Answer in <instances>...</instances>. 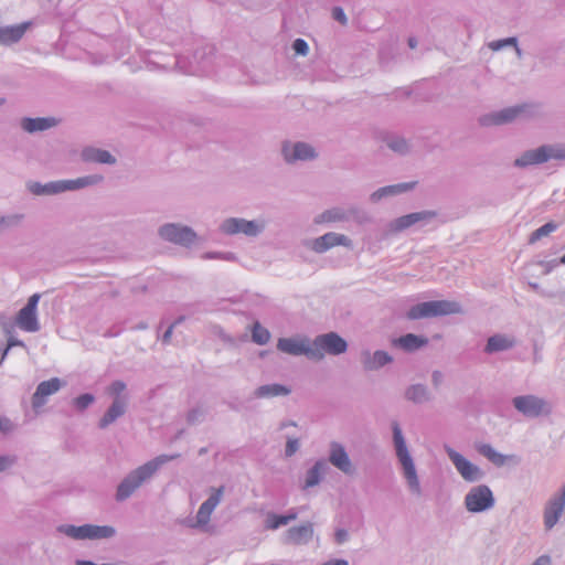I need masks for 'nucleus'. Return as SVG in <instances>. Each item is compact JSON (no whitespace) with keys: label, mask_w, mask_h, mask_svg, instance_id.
I'll use <instances>...</instances> for the list:
<instances>
[{"label":"nucleus","mask_w":565,"mask_h":565,"mask_svg":"<svg viewBox=\"0 0 565 565\" xmlns=\"http://www.w3.org/2000/svg\"><path fill=\"white\" fill-rule=\"evenodd\" d=\"M172 458L173 457L169 456H159L137 468L118 486L116 493L117 500L122 501L127 499L145 480L150 478L162 463L171 460Z\"/></svg>","instance_id":"obj_1"},{"label":"nucleus","mask_w":565,"mask_h":565,"mask_svg":"<svg viewBox=\"0 0 565 565\" xmlns=\"http://www.w3.org/2000/svg\"><path fill=\"white\" fill-rule=\"evenodd\" d=\"M460 312V306L455 301L435 300L418 303L409 309L407 317L412 320L447 316Z\"/></svg>","instance_id":"obj_2"},{"label":"nucleus","mask_w":565,"mask_h":565,"mask_svg":"<svg viewBox=\"0 0 565 565\" xmlns=\"http://www.w3.org/2000/svg\"><path fill=\"white\" fill-rule=\"evenodd\" d=\"M393 434H394V444H395V448H396V454H397V457L403 466L404 476L407 479L409 487L414 491L418 492L419 491V482H418V478L416 475V469H415L414 462L412 460V457L408 454L404 437L402 435V430L397 423L393 424Z\"/></svg>","instance_id":"obj_3"},{"label":"nucleus","mask_w":565,"mask_h":565,"mask_svg":"<svg viewBox=\"0 0 565 565\" xmlns=\"http://www.w3.org/2000/svg\"><path fill=\"white\" fill-rule=\"evenodd\" d=\"M102 180V177L99 175H89L84 178H78L76 180H70V181H60V182H51L47 184H40L38 182L31 183L29 185L30 191L33 194L41 195V194H54L64 192L67 190H77L90 184H95Z\"/></svg>","instance_id":"obj_4"},{"label":"nucleus","mask_w":565,"mask_h":565,"mask_svg":"<svg viewBox=\"0 0 565 565\" xmlns=\"http://www.w3.org/2000/svg\"><path fill=\"white\" fill-rule=\"evenodd\" d=\"M565 150L551 147V146H542L534 150H529L524 152L520 158L515 160V166L518 167H526L531 164H540L546 162L550 159H564Z\"/></svg>","instance_id":"obj_5"},{"label":"nucleus","mask_w":565,"mask_h":565,"mask_svg":"<svg viewBox=\"0 0 565 565\" xmlns=\"http://www.w3.org/2000/svg\"><path fill=\"white\" fill-rule=\"evenodd\" d=\"M64 533L75 540H97L111 537L115 534V530L107 525H90L85 524L82 526H66Z\"/></svg>","instance_id":"obj_6"},{"label":"nucleus","mask_w":565,"mask_h":565,"mask_svg":"<svg viewBox=\"0 0 565 565\" xmlns=\"http://www.w3.org/2000/svg\"><path fill=\"white\" fill-rule=\"evenodd\" d=\"M39 300V294L32 295L29 298L28 303L18 312L15 322L21 330L26 332L39 331L40 323L36 316Z\"/></svg>","instance_id":"obj_7"},{"label":"nucleus","mask_w":565,"mask_h":565,"mask_svg":"<svg viewBox=\"0 0 565 565\" xmlns=\"http://www.w3.org/2000/svg\"><path fill=\"white\" fill-rule=\"evenodd\" d=\"M465 504L470 512H481L493 507L494 499L487 486L472 488L466 495Z\"/></svg>","instance_id":"obj_8"},{"label":"nucleus","mask_w":565,"mask_h":565,"mask_svg":"<svg viewBox=\"0 0 565 565\" xmlns=\"http://www.w3.org/2000/svg\"><path fill=\"white\" fill-rule=\"evenodd\" d=\"M316 353H320L321 358L324 353L338 355L347 351L348 344L344 339L334 332L321 334L312 342Z\"/></svg>","instance_id":"obj_9"},{"label":"nucleus","mask_w":565,"mask_h":565,"mask_svg":"<svg viewBox=\"0 0 565 565\" xmlns=\"http://www.w3.org/2000/svg\"><path fill=\"white\" fill-rule=\"evenodd\" d=\"M514 407L527 417H537L550 412L547 403L536 396H518L513 399Z\"/></svg>","instance_id":"obj_10"},{"label":"nucleus","mask_w":565,"mask_h":565,"mask_svg":"<svg viewBox=\"0 0 565 565\" xmlns=\"http://www.w3.org/2000/svg\"><path fill=\"white\" fill-rule=\"evenodd\" d=\"M277 349L290 355L305 354L312 359H321V354L316 353L312 344L306 340L281 338L277 342Z\"/></svg>","instance_id":"obj_11"},{"label":"nucleus","mask_w":565,"mask_h":565,"mask_svg":"<svg viewBox=\"0 0 565 565\" xmlns=\"http://www.w3.org/2000/svg\"><path fill=\"white\" fill-rule=\"evenodd\" d=\"M159 234L169 242L182 245L191 244L195 239V233L191 228L175 224L162 226Z\"/></svg>","instance_id":"obj_12"},{"label":"nucleus","mask_w":565,"mask_h":565,"mask_svg":"<svg viewBox=\"0 0 565 565\" xmlns=\"http://www.w3.org/2000/svg\"><path fill=\"white\" fill-rule=\"evenodd\" d=\"M447 452L455 467L461 475V477L467 481H476L480 478L481 472L479 468L463 458L460 454L455 451L451 448H447Z\"/></svg>","instance_id":"obj_13"},{"label":"nucleus","mask_w":565,"mask_h":565,"mask_svg":"<svg viewBox=\"0 0 565 565\" xmlns=\"http://www.w3.org/2000/svg\"><path fill=\"white\" fill-rule=\"evenodd\" d=\"M343 245L347 247L351 246V241L342 234H337L333 232L327 233L311 242V249L316 253H323L331 247Z\"/></svg>","instance_id":"obj_14"},{"label":"nucleus","mask_w":565,"mask_h":565,"mask_svg":"<svg viewBox=\"0 0 565 565\" xmlns=\"http://www.w3.org/2000/svg\"><path fill=\"white\" fill-rule=\"evenodd\" d=\"M221 228L226 234L244 233L254 236L260 232L262 226L253 221L228 218L222 224Z\"/></svg>","instance_id":"obj_15"},{"label":"nucleus","mask_w":565,"mask_h":565,"mask_svg":"<svg viewBox=\"0 0 565 565\" xmlns=\"http://www.w3.org/2000/svg\"><path fill=\"white\" fill-rule=\"evenodd\" d=\"M61 386L62 382L57 377L41 382L32 396L33 408L38 409L42 407L46 402V397L56 393Z\"/></svg>","instance_id":"obj_16"},{"label":"nucleus","mask_w":565,"mask_h":565,"mask_svg":"<svg viewBox=\"0 0 565 565\" xmlns=\"http://www.w3.org/2000/svg\"><path fill=\"white\" fill-rule=\"evenodd\" d=\"M565 505V487L562 492L552 499L545 509L544 523L546 529H552L558 521Z\"/></svg>","instance_id":"obj_17"},{"label":"nucleus","mask_w":565,"mask_h":565,"mask_svg":"<svg viewBox=\"0 0 565 565\" xmlns=\"http://www.w3.org/2000/svg\"><path fill=\"white\" fill-rule=\"evenodd\" d=\"M222 495L223 487L214 490L210 498L202 503L196 514V521L199 524L204 525L210 521L211 514L220 503Z\"/></svg>","instance_id":"obj_18"},{"label":"nucleus","mask_w":565,"mask_h":565,"mask_svg":"<svg viewBox=\"0 0 565 565\" xmlns=\"http://www.w3.org/2000/svg\"><path fill=\"white\" fill-rule=\"evenodd\" d=\"M222 495L223 487L214 490L210 498L202 503L196 514V521L199 524L204 525L210 521L211 514L220 503Z\"/></svg>","instance_id":"obj_19"},{"label":"nucleus","mask_w":565,"mask_h":565,"mask_svg":"<svg viewBox=\"0 0 565 565\" xmlns=\"http://www.w3.org/2000/svg\"><path fill=\"white\" fill-rule=\"evenodd\" d=\"M329 460L334 467H337L344 473L353 472V467L348 454L345 452L344 448L337 443H333L331 445Z\"/></svg>","instance_id":"obj_20"},{"label":"nucleus","mask_w":565,"mask_h":565,"mask_svg":"<svg viewBox=\"0 0 565 565\" xmlns=\"http://www.w3.org/2000/svg\"><path fill=\"white\" fill-rule=\"evenodd\" d=\"M284 157L287 161L306 160L315 157V150L307 143H296L292 147L288 145L282 148Z\"/></svg>","instance_id":"obj_21"},{"label":"nucleus","mask_w":565,"mask_h":565,"mask_svg":"<svg viewBox=\"0 0 565 565\" xmlns=\"http://www.w3.org/2000/svg\"><path fill=\"white\" fill-rule=\"evenodd\" d=\"M523 110V107H511L503 109L490 116L481 118V124L487 125H502L512 121Z\"/></svg>","instance_id":"obj_22"},{"label":"nucleus","mask_w":565,"mask_h":565,"mask_svg":"<svg viewBox=\"0 0 565 565\" xmlns=\"http://www.w3.org/2000/svg\"><path fill=\"white\" fill-rule=\"evenodd\" d=\"M58 124V120L53 117L46 118H24L21 122L22 128L28 132H35L46 130Z\"/></svg>","instance_id":"obj_23"},{"label":"nucleus","mask_w":565,"mask_h":565,"mask_svg":"<svg viewBox=\"0 0 565 565\" xmlns=\"http://www.w3.org/2000/svg\"><path fill=\"white\" fill-rule=\"evenodd\" d=\"M28 26V23H22L18 25L0 28V44H11L18 42L25 33Z\"/></svg>","instance_id":"obj_24"},{"label":"nucleus","mask_w":565,"mask_h":565,"mask_svg":"<svg viewBox=\"0 0 565 565\" xmlns=\"http://www.w3.org/2000/svg\"><path fill=\"white\" fill-rule=\"evenodd\" d=\"M313 535V527L311 523L294 526L288 530L287 537L291 543L303 544L307 543Z\"/></svg>","instance_id":"obj_25"},{"label":"nucleus","mask_w":565,"mask_h":565,"mask_svg":"<svg viewBox=\"0 0 565 565\" xmlns=\"http://www.w3.org/2000/svg\"><path fill=\"white\" fill-rule=\"evenodd\" d=\"M431 216H434V213H431V212H417V213L407 214V215H404V216L397 218L393 224V228L395 231H402L422 220L429 218Z\"/></svg>","instance_id":"obj_26"},{"label":"nucleus","mask_w":565,"mask_h":565,"mask_svg":"<svg viewBox=\"0 0 565 565\" xmlns=\"http://www.w3.org/2000/svg\"><path fill=\"white\" fill-rule=\"evenodd\" d=\"M513 345H514L513 339L505 337V335L495 334V335L489 338L488 343L486 345V352L493 353V352H498V351H503V350H508V349L512 348Z\"/></svg>","instance_id":"obj_27"},{"label":"nucleus","mask_w":565,"mask_h":565,"mask_svg":"<svg viewBox=\"0 0 565 565\" xmlns=\"http://www.w3.org/2000/svg\"><path fill=\"white\" fill-rule=\"evenodd\" d=\"M427 342L428 340L425 338L415 335L413 333H408L395 340L394 344L401 347L406 351H414L416 349H419L420 347H424L425 344H427Z\"/></svg>","instance_id":"obj_28"},{"label":"nucleus","mask_w":565,"mask_h":565,"mask_svg":"<svg viewBox=\"0 0 565 565\" xmlns=\"http://www.w3.org/2000/svg\"><path fill=\"white\" fill-rule=\"evenodd\" d=\"M125 413V403L120 398H116L107 413L103 416L99 422L100 428H106L113 422L116 420L119 416Z\"/></svg>","instance_id":"obj_29"},{"label":"nucleus","mask_w":565,"mask_h":565,"mask_svg":"<svg viewBox=\"0 0 565 565\" xmlns=\"http://www.w3.org/2000/svg\"><path fill=\"white\" fill-rule=\"evenodd\" d=\"M362 358L366 369H376L391 361V356L384 351H376L373 355L370 352H364Z\"/></svg>","instance_id":"obj_30"},{"label":"nucleus","mask_w":565,"mask_h":565,"mask_svg":"<svg viewBox=\"0 0 565 565\" xmlns=\"http://www.w3.org/2000/svg\"><path fill=\"white\" fill-rule=\"evenodd\" d=\"M83 159L86 161H94L99 163H114V157L106 150L88 148L82 153Z\"/></svg>","instance_id":"obj_31"},{"label":"nucleus","mask_w":565,"mask_h":565,"mask_svg":"<svg viewBox=\"0 0 565 565\" xmlns=\"http://www.w3.org/2000/svg\"><path fill=\"white\" fill-rule=\"evenodd\" d=\"M289 388L279 385V384H271V385H264L256 390V396L258 397H269V396H278V395H287L289 394Z\"/></svg>","instance_id":"obj_32"},{"label":"nucleus","mask_w":565,"mask_h":565,"mask_svg":"<svg viewBox=\"0 0 565 565\" xmlns=\"http://www.w3.org/2000/svg\"><path fill=\"white\" fill-rule=\"evenodd\" d=\"M297 519V513H289L287 515L269 514L266 520V527L269 530H276L281 525L288 524L290 521Z\"/></svg>","instance_id":"obj_33"},{"label":"nucleus","mask_w":565,"mask_h":565,"mask_svg":"<svg viewBox=\"0 0 565 565\" xmlns=\"http://www.w3.org/2000/svg\"><path fill=\"white\" fill-rule=\"evenodd\" d=\"M252 338H253V341L256 342L257 344H266L269 339H270V333L269 331L264 328L260 323L256 322L253 327V330H252Z\"/></svg>","instance_id":"obj_34"},{"label":"nucleus","mask_w":565,"mask_h":565,"mask_svg":"<svg viewBox=\"0 0 565 565\" xmlns=\"http://www.w3.org/2000/svg\"><path fill=\"white\" fill-rule=\"evenodd\" d=\"M556 228H557V225L555 223L548 222V223L544 224L543 226L539 227L537 230H535L531 234L529 242L531 244H534L535 242L541 239L543 236H547L548 234L554 232Z\"/></svg>","instance_id":"obj_35"},{"label":"nucleus","mask_w":565,"mask_h":565,"mask_svg":"<svg viewBox=\"0 0 565 565\" xmlns=\"http://www.w3.org/2000/svg\"><path fill=\"white\" fill-rule=\"evenodd\" d=\"M411 188L409 184H397V185H391V186H385V188H382L381 190L374 192L372 194V199L373 200H380L382 196L386 195V194H394V193H398V192H403V191H406Z\"/></svg>","instance_id":"obj_36"},{"label":"nucleus","mask_w":565,"mask_h":565,"mask_svg":"<svg viewBox=\"0 0 565 565\" xmlns=\"http://www.w3.org/2000/svg\"><path fill=\"white\" fill-rule=\"evenodd\" d=\"M324 467L323 462H317L307 475L306 488L313 487L319 483L321 471Z\"/></svg>","instance_id":"obj_37"},{"label":"nucleus","mask_w":565,"mask_h":565,"mask_svg":"<svg viewBox=\"0 0 565 565\" xmlns=\"http://www.w3.org/2000/svg\"><path fill=\"white\" fill-rule=\"evenodd\" d=\"M406 396L413 402H423L427 398V391L423 385H414L407 390Z\"/></svg>","instance_id":"obj_38"},{"label":"nucleus","mask_w":565,"mask_h":565,"mask_svg":"<svg viewBox=\"0 0 565 565\" xmlns=\"http://www.w3.org/2000/svg\"><path fill=\"white\" fill-rule=\"evenodd\" d=\"M479 451L495 465H502L504 462L503 456L498 454L490 445H482Z\"/></svg>","instance_id":"obj_39"},{"label":"nucleus","mask_w":565,"mask_h":565,"mask_svg":"<svg viewBox=\"0 0 565 565\" xmlns=\"http://www.w3.org/2000/svg\"><path fill=\"white\" fill-rule=\"evenodd\" d=\"M94 402V396L90 394H83L75 398L74 404L79 411L85 409Z\"/></svg>","instance_id":"obj_40"},{"label":"nucleus","mask_w":565,"mask_h":565,"mask_svg":"<svg viewBox=\"0 0 565 565\" xmlns=\"http://www.w3.org/2000/svg\"><path fill=\"white\" fill-rule=\"evenodd\" d=\"M508 44L515 45L516 44L515 38H509V39L501 40V41H493V42H491L489 44V46H490L491 50L498 51V50H500L501 47H503L504 45H508Z\"/></svg>","instance_id":"obj_41"},{"label":"nucleus","mask_w":565,"mask_h":565,"mask_svg":"<svg viewBox=\"0 0 565 565\" xmlns=\"http://www.w3.org/2000/svg\"><path fill=\"white\" fill-rule=\"evenodd\" d=\"M126 390V384L121 381H116L114 382L108 391L111 395L116 396L117 398L119 397V395Z\"/></svg>","instance_id":"obj_42"},{"label":"nucleus","mask_w":565,"mask_h":565,"mask_svg":"<svg viewBox=\"0 0 565 565\" xmlns=\"http://www.w3.org/2000/svg\"><path fill=\"white\" fill-rule=\"evenodd\" d=\"M295 52L297 54H300V55H306L308 53V44L305 40L302 39H297L295 42H294V45H292Z\"/></svg>","instance_id":"obj_43"},{"label":"nucleus","mask_w":565,"mask_h":565,"mask_svg":"<svg viewBox=\"0 0 565 565\" xmlns=\"http://www.w3.org/2000/svg\"><path fill=\"white\" fill-rule=\"evenodd\" d=\"M298 450V440L289 439L286 445V455L292 456Z\"/></svg>","instance_id":"obj_44"},{"label":"nucleus","mask_w":565,"mask_h":565,"mask_svg":"<svg viewBox=\"0 0 565 565\" xmlns=\"http://www.w3.org/2000/svg\"><path fill=\"white\" fill-rule=\"evenodd\" d=\"M333 18L342 24L347 23V17L341 8H334L332 11Z\"/></svg>","instance_id":"obj_45"},{"label":"nucleus","mask_w":565,"mask_h":565,"mask_svg":"<svg viewBox=\"0 0 565 565\" xmlns=\"http://www.w3.org/2000/svg\"><path fill=\"white\" fill-rule=\"evenodd\" d=\"M13 462H14L13 457H6V456L0 457V471H3L7 468H9Z\"/></svg>","instance_id":"obj_46"},{"label":"nucleus","mask_w":565,"mask_h":565,"mask_svg":"<svg viewBox=\"0 0 565 565\" xmlns=\"http://www.w3.org/2000/svg\"><path fill=\"white\" fill-rule=\"evenodd\" d=\"M390 147L394 151H403L404 149H406V142L404 140H399V141L390 143Z\"/></svg>","instance_id":"obj_47"},{"label":"nucleus","mask_w":565,"mask_h":565,"mask_svg":"<svg viewBox=\"0 0 565 565\" xmlns=\"http://www.w3.org/2000/svg\"><path fill=\"white\" fill-rule=\"evenodd\" d=\"M11 428L9 419L0 417V431H8Z\"/></svg>","instance_id":"obj_48"},{"label":"nucleus","mask_w":565,"mask_h":565,"mask_svg":"<svg viewBox=\"0 0 565 565\" xmlns=\"http://www.w3.org/2000/svg\"><path fill=\"white\" fill-rule=\"evenodd\" d=\"M533 565H551V559L548 556H541Z\"/></svg>","instance_id":"obj_49"},{"label":"nucleus","mask_w":565,"mask_h":565,"mask_svg":"<svg viewBox=\"0 0 565 565\" xmlns=\"http://www.w3.org/2000/svg\"><path fill=\"white\" fill-rule=\"evenodd\" d=\"M335 537H337L338 543H342V542H344V540L347 537V532L344 530H339L335 533Z\"/></svg>","instance_id":"obj_50"},{"label":"nucleus","mask_w":565,"mask_h":565,"mask_svg":"<svg viewBox=\"0 0 565 565\" xmlns=\"http://www.w3.org/2000/svg\"><path fill=\"white\" fill-rule=\"evenodd\" d=\"M23 343L21 341H17L14 339H10L9 342H8V347L4 351V355L7 354L8 350L11 348V347H14V345H22Z\"/></svg>","instance_id":"obj_51"},{"label":"nucleus","mask_w":565,"mask_h":565,"mask_svg":"<svg viewBox=\"0 0 565 565\" xmlns=\"http://www.w3.org/2000/svg\"><path fill=\"white\" fill-rule=\"evenodd\" d=\"M322 565H348V562L344 559H334V561L327 562Z\"/></svg>","instance_id":"obj_52"},{"label":"nucleus","mask_w":565,"mask_h":565,"mask_svg":"<svg viewBox=\"0 0 565 565\" xmlns=\"http://www.w3.org/2000/svg\"><path fill=\"white\" fill-rule=\"evenodd\" d=\"M174 324H172L167 331L166 333L163 334V341L164 342H168L171 338V334H172V329H173Z\"/></svg>","instance_id":"obj_53"},{"label":"nucleus","mask_w":565,"mask_h":565,"mask_svg":"<svg viewBox=\"0 0 565 565\" xmlns=\"http://www.w3.org/2000/svg\"><path fill=\"white\" fill-rule=\"evenodd\" d=\"M542 265H545L546 266V273H548L551 269H553L554 267H556V263H553V264H550V263H542Z\"/></svg>","instance_id":"obj_54"},{"label":"nucleus","mask_w":565,"mask_h":565,"mask_svg":"<svg viewBox=\"0 0 565 565\" xmlns=\"http://www.w3.org/2000/svg\"><path fill=\"white\" fill-rule=\"evenodd\" d=\"M323 217H324L327 221H333V220H335V218H337L335 216L330 215V213L324 214V215H323Z\"/></svg>","instance_id":"obj_55"},{"label":"nucleus","mask_w":565,"mask_h":565,"mask_svg":"<svg viewBox=\"0 0 565 565\" xmlns=\"http://www.w3.org/2000/svg\"><path fill=\"white\" fill-rule=\"evenodd\" d=\"M408 44H409V46H411L412 49H414V47L416 46V41H415V39H409V40H408Z\"/></svg>","instance_id":"obj_56"},{"label":"nucleus","mask_w":565,"mask_h":565,"mask_svg":"<svg viewBox=\"0 0 565 565\" xmlns=\"http://www.w3.org/2000/svg\"><path fill=\"white\" fill-rule=\"evenodd\" d=\"M439 379H440V374L438 372H436L434 374V382H435V384H438Z\"/></svg>","instance_id":"obj_57"},{"label":"nucleus","mask_w":565,"mask_h":565,"mask_svg":"<svg viewBox=\"0 0 565 565\" xmlns=\"http://www.w3.org/2000/svg\"><path fill=\"white\" fill-rule=\"evenodd\" d=\"M559 264H565V254L561 257Z\"/></svg>","instance_id":"obj_58"},{"label":"nucleus","mask_w":565,"mask_h":565,"mask_svg":"<svg viewBox=\"0 0 565 565\" xmlns=\"http://www.w3.org/2000/svg\"><path fill=\"white\" fill-rule=\"evenodd\" d=\"M559 264H565V254L561 257Z\"/></svg>","instance_id":"obj_59"},{"label":"nucleus","mask_w":565,"mask_h":565,"mask_svg":"<svg viewBox=\"0 0 565 565\" xmlns=\"http://www.w3.org/2000/svg\"><path fill=\"white\" fill-rule=\"evenodd\" d=\"M3 221H4L3 218H0V224L3 223Z\"/></svg>","instance_id":"obj_60"}]
</instances>
